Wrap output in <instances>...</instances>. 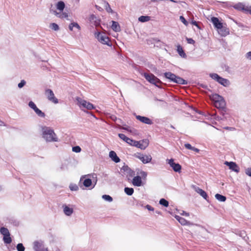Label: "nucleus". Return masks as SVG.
Masks as SVG:
<instances>
[{
	"instance_id": "1",
	"label": "nucleus",
	"mask_w": 251,
	"mask_h": 251,
	"mask_svg": "<svg viewBox=\"0 0 251 251\" xmlns=\"http://www.w3.org/2000/svg\"><path fill=\"white\" fill-rule=\"evenodd\" d=\"M97 181V175L96 174H90L81 176L79 182L81 183L85 188L91 190L94 188Z\"/></svg>"
},
{
	"instance_id": "2",
	"label": "nucleus",
	"mask_w": 251,
	"mask_h": 251,
	"mask_svg": "<svg viewBox=\"0 0 251 251\" xmlns=\"http://www.w3.org/2000/svg\"><path fill=\"white\" fill-rule=\"evenodd\" d=\"M42 137L47 142H57L58 141L56 135L53 130L50 127L46 126H41Z\"/></svg>"
},
{
	"instance_id": "3",
	"label": "nucleus",
	"mask_w": 251,
	"mask_h": 251,
	"mask_svg": "<svg viewBox=\"0 0 251 251\" xmlns=\"http://www.w3.org/2000/svg\"><path fill=\"white\" fill-rule=\"evenodd\" d=\"M55 7L59 11L57 12L56 11H53V14L57 18H59L61 19H68L69 17V13L67 12H64L63 10L65 8V3L63 1H59L55 4Z\"/></svg>"
},
{
	"instance_id": "4",
	"label": "nucleus",
	"mask_w": 251,
	"mask_h": 251,
	"mask_svg": "<svg viewBox=\"0 0 251 251\" xmlns=\"http://www.w3.org/2000/svg\"><path fill=\"white\" fill-rule=\"evenodd\" d=\"M210 99L214 102L215 106L217 108L224 109L225 107L226 102L222 96L214 94L210 96Z\"/></svg>"
},
{
	"instance_id": "5",
	"label": "nucleus",
	"mask_w": 251,
	"mask_h": 251,
	"mask_svg": "<svg viewBox=\"0 0 251 251\" xmlns=\"http://www.w3.org/2000/svg\"><path fill=\"white\" fill-rule=\"evenodd\" d=\"M75 101L76 104L82 110H84V109H86L87 110H92L95 108V107L92 103L86 101L84 99H81L80 97H76Z\"/></svg>"
},
{
	"instance_id": "6",
	"label": "nucleus",
	"mask_w": 251,
	"mask_h": 251,
	"mask_svg": "<svg viewBox=\"0 0 251 251\" xmlns=\"http://www.w3.org/2000/svg\"><path fill=\"white\" fill-rule=\"evenodd\" d=\"M138 174L140 175V176H134L132 179V184L135 186L140 187L144 185L142 178L146 179L148 174L147 172L144 171H140Z\"/></svg>"
},
{
	"instance_id": "7",
	"label": "nucleus",
	"mask_w": 251,
	"mask_h": 251,
	"mask_svg": "<svg viewBox=\"0 0 251 251\" xmlns=\"http://www.w3.org/2000/svg\"><path fill=\"white\" fill-rule=\"evenodd\" d=\"M164 75L166 78L170 79L175 83L184 85L187 84L186 80L179 76H176L175 74L171 72L165 73Z\"/></svg>"
},
{
	"instance_id": "8",
	"label": "nucleus",
	"mask_w": 251,
	"mask_h": 251,
	"mask_svg": "<svg viewBox=\"0 0 251 251\" xmlns=\"http://www.w3.org/2000/svg\"><path fill=\"white\" fill-rule=\"evenodd\" d=\"M210 76L215 81H217L220 84L223 85L225 87L228 86L230 85V82L228 79H225L220 76L217 74H210Z\"/></svg>"
},
{
	"instance_id": "9",
	"label": "nucleus",
	"mask_w": 251,
	"mask_h": 251,
	"mask_svg": "<svg viewBox=\"0 0 251 251\" xmlns=\"http://www.w3.org/2000/svg\"><path fill=\"white\" fill-rule=\"evenodd\" d=\"M95 36L101 44L110 46L109 38L104 34L96 32L95 33Z\"/></svg>"
},
{
	"instance_id": "10",
	"label": "nucleus",
	"mask_w": 251,
	"mask_h": 251,
	"mask_svg": "<svg viewBox=\"0 0 251 251\" xmlns=\"http://www.w3.org/2000/svg\"><path fill=\"white\" fill-rule=\"evenodd\" d=\"M134 156L139 159L144 164L150 163L152 159L151 156L149 154L147 155L137 152L135 153Z\"/></svg>"
},
{
	"instance_id": "11",
	"label": "nucleus",
	"mask_w": 251,
	"mask_h": 251,
	"mask_svg": "<svg viewBox=\"0 0 251 251\" xmlns=\"http://www.w3.org/2000/svg\"><path fill=\"white\" fill-rule=\"evenodd\" d=\"M28 105L30 108L33 110L34 112L38 117L42 118H44L45 117L46 115L45 113L39 109L33 101H30L28 102Z\"/></svg>"
},
{
	"instance_id": "12",
	"label": "nucleus",
	"mask_w": 251,
	"mask_h": 251,
	"mask_svg": "<svg viewBox=\"0 0 251 251\" xmlns=\"http://www.w3.org/2000/svg\"><path fill=\"white\" fill-rule=\"evenodd\" d=\"M28 105L30 108L33 110L34 112L38 117L42 118H44L45 117L46 115L45 113L39 109L33 101H30L28 102Z\"/></svg>"
},
{
	"instance_id": "13",
	"label": "nucleus",
	"mask_w": 251,
	"mask_h": 251,
	"mask_svg": "<svg viewBox=\"0 0 251 251\" xmlns=\"http://www.w3.org/2000/svg\"><path fill=\"white\" fill-rule=\"evenodd\" d=\"M28 105L30 108L33 110L34 112L38 117L42 118H44L45 117L46 115L45 113L39 109L33 101H30L28 102Z\"/></svg>"
},
{
	"instance_id": "14",
	"label": "nucleus",
	"mask_w": 251,
	"mask_h": 251,
	"mask_svg": "<svg viewBox=\"0 0 251 251\" xmlns=\"http://www.w3.org/2000/svg\"><path fill=\"white\" fill-rule=\"evenodd\" d=\"M45 95L49 100L51 102L57 104L59 102L58 99L55 97L53 91L50 89H47L45 91Z\"/></svg>"
},
{
	"instance_id": "15",
	"label": "nucleus",
	"mask_w": 251,
	"mask_h": 251,
	"mask_svg": "<svg viewBox=\"0 0 251 251\" xmlns=\"http://www.w3.org/2000/svg\"><path fill=\"white\" fill-rule=\"evenodd\" d=\"M166 162L175 172L180 173L181 166L178 163H175L174 159H167Z\"/></svg>"
},
{
	"instance_id": "16",
	"label": "nucleus",
	"mask_w": 251,
	"mask_h": 251,
	"mask_svg": "<svg viewBox=\"0 0 251 251\" xmlns=\"http://www.w3.org/2000/svg\"><path fill=\"white\" fill-rule=\"evenodd\" d=\"M134 143V145L133 146L138 148L141 150H144L149 146V140L145 139L140 141H135Z\"/></svg>"
},
{
	"instance_id": "17",
	"label": "nucleus",
	"mask_w": 251,
	"mask_h": 251,
	"mask_svg": "<svg viewBox=\"0 0 251 251\" xmlns=\"http://www.w3.org/2000/svg\"><path fill=\"white\" fill-rule=\"evenodd\" d=\"M33 249L35 251H48V249L44 246L42 241H36L33 243Z\"/></svg>"
},
{
	"instance_id": "18",
	"label": "nucleus",
	"mask_w": 251,
	"mask_h": 251,
	"mask_svg": "<svg viewBox=\"0 0 251 251\" xmlns=\"http://www.w3.org/2000/svg\"><path fill=\"white\" fill-rule=\"evenodd\" d=\"M217 31L221 36L223 37H225L229 34V30L225 23L222 25L221 28H218Z\"/></svg>"
},
{
	"instance_id": "19",
	"label": "nucleus",
	"mask_w": 251,
	"mask_h": 251,
	"mask_svg": "<svg viewBox=\"0 0 251 251\" xmlns=\"http://www.w3.org/2000/svg\"><path fill=\"white\" fill-rule=\"evenodd\" d=\"M144 76L149 82L153 84H156L159 82V80L152 74H145Z\"/></svg>"
},
{
	"instance_id": "20",
	"label": "nucleus",
	"mask_w": 251,
	"mask_h": 251,
	"mask_svg": "<svg viewBox=\"0 0 251 251\" xmlns=\"http://www.w3.org/2000/svg\"><path fill=\"white\" fill-rule=\"evenodd\" d=\"M64 214L67 216H71L74 212V209L71 206L63 204L62 206Z\"/></svg>"
},
{
	"instance_id": "21",
	"label": "nucleus",
	"mask_w": 251,
	"mask_h": 251,
	"mask_svg": "<svg viewBox=\"0 0 251 251\" xmlns=\"http://www.w3.org/2000/svg\"><path fill=\"white\" fill-rule=\"evenodd\" d=\"M225 164L229 167V168L236 173L239 172V168L237 164L233 162L226 161Z\"/></svg>"
},
{
	"instance_id": "22",
	"label": "nucleus",
	"mask_w": 251,
	"mask_h": 251,
	"mask_svg": "<svg viewBox=\"0 0 251 251\" xmlns=\"http://www.w3.org/2000/svg\"><path fill=\"white\" fill-rule=\"evenodd\" d=\"M211 21L213 24L214 27L217 29L218 28H220L222 27V25H223L225 23H222L218 18L216 17H212L211 18Z\"/></svg>"
},
{
	"instance_id": "23",
	"label": "nucleus",
	"mask_w": 251,
	"mask_h": 251,
	"mask_svg": "<svg viewBox=\"0 0 251 251\" xmlns=\"http://www.w3.org/2000/svg\"><path fill=\"white\" fill-rule=\"evenodd\" d=\"M234 7L238 10H244L251 14V6H245L242 3H239L235 5Z\"/></svg>"
},
{
	"instance_id": "24",
	"label": "nucleus",
	"mask_w": 251,
	"mask_h": 251,
	"mask_svg": "<svg viewBox=\"0 0 251 251\" xmlns=\"http://www.w3.org/2000/svg\"><path fill=\"white\" fill-rule=\"evenodd\" d=\"M175 217L179 222V223L183 226H191L193 225L192 223L186 220L184 218L181 217L178 215H176Z\"/></svg>"
},
{
	"instance_id": "25",
	"label": "nucleus",
	"mask_w": 251,
	"mask_h": 251,
	"mask_svg": "<svg viewBox=\"0 0 251 251\" xmlns=\"http://www.w3.org/2000/svg\"><path fill=\"white\" fill-rule=\"evenodd\" d=\"M68 28L71 31H73L74 28L76 29L78 31H80L81 30V27L79 24L77 23L74 21H72L70 23L68 26Z\"/></svg>"
},
{
	"instance_id": "26",
	"label": "nucleus",
	"mask_w": 251,
	"mask_h": 251,
	"mask_svg": "<svg viewBox=\"0 0 251 251\" xmlns=\"http://www.w3.org/2000/svg\"><path fill=\"white\" fill-rule=\"evenodd\" d=\"M136 118L137 120L143 123L148 125H151L152 124L151 121L147 117L138 115L136 116Z\"/></svg>"
},
{
	"instance_id": "27",
	"label": "nucleus",
	"mask_w": 251,
	"mask_h": 251,
	"mask_svg": "<svg viewBox=\"0 0 251 251\" xmlns=\"http://www.w3.org/2000/svg\"><path fill=\"white\" fill-rule=\"evenodd\" d=\"M194 189L195 191L198 194L200 195L203 199L207 200L208 196L204 190L198 187H194Z\"/></svg>"
},
{
	"instance_id": "28",
	"label": "nucleus",
	"mask_w": 251,
	"mask_h": 251,
	"mask_svg": "<svg viewBox=\"0 0 251 251\" xmlns=\"http://www.w3.org/2000/svg\"><path fill=\"white\" fill-rule=\"evenodd\" d=\"M89 21L96 26H98L100 24V20L94 15H91L89 17Z\"/></svg>"
},
{
	"instance_id": "29",
	"label": "nucleus",
	"mask_w": 251,
	"mask_h": 251,
	"mask_svg": "<svg viewBox=\"0 0 251 251\" xmlns=\"http://www.w3.org/2000/svg\"><path fill=\"white\" fill-rule=\"evenodd\" d=\"M109 157L111 159L116 163L119 162L120 161V158L117 155L116 152L114 151H110L109 152Z\"/></svg>"
},
{
	"instance_id": "30",
	"label": "nucleus",
	"mask_w": 251,
	"mask_h": 251,
	"mask_svg": "<svg viewBox=\"0 0 251 251\" xmlns=\"http://www.w3.org/2000/svg\"><path fill=\"white\" fill-rule=\"evenodd\" d=\"M177 51L180 56L183 58H186L187 56L185 52L184 51L183 48L180 45L177 46Z\"/></svg>"
},
{
	"instance_id": "31",
	"label": "nucleus",
	"mask_w": 251,
	"mask_h": 251,
	"mask_svg": "<svg viewBox=\"0 0 251 251\" xmlns=\"http://www.w3.org/2000/svg\"><path fill=\"white\" fill-rule=\"evenodd\" d=\"M111 28L114 31L116 32H119L121 30L119 24L118 22L115 21H112Z\"/></svg>"
},
{
	"instance_id": "32",
	"label": "nucleus",
	"mask_w": 251,
	"mask_h": 251,
	"mask_svg": "<svg viewBox=\"0 0 251 251\" xmlns=\"http://www.w3.org/2000/svg\"><path fill=\"white\" fill-rule=\"evenodd\" d=\"M103 6L105 8L106 11L108 12V13H113V10L111 9L110 5L109 4V3H108V2H107L106 1H103Z\"/></svg>"
},
{
	"instance_id": "33",
	"label": "nucleus",
	"mask_w": 251,
	"mask_h": 251,
	"mask_svg": "<svg viewBox=\"0 0 251 251\" xmlns=\"http://www.w3.org/2000/svg\"><path fill=\"white\" fill-rule=\"evenodd\" d=\"M215 198L219 201L224 202L226 201V197L222 195L216 194L215 196Z\"/></svg>"
},
{
	"instance_id": "34",
	"label": "nucleus",
	"mask_w": 251,
	"mask_h": 251,
	"mask_svg": "<svg viewBox=\"0 0 251 251\" xmlns=\"http://www.w3.org/2000/svg\"><path fill=\"white\" fill-rule=\"evenodd\" d=\"M49 27L54 31H58L59 29L58 25L54 23H50L49 25Z\"/></svg>"
},
{
	"instance_id": "35",
	"label": "nucleus",
	"mask_w": 251,
	"mask_h": 251,
	"mask_svg": "<svg viewBox=\"0 0 251 251\" xmlns=\"http://www.w3.org/2000/svg\"><path fill=\"white\" fill-rule=\"evenodd\" d=\"M3 240L5 244H10L12 242L11 238L10 236V233L6 235H4Z\"/></svg>"
},
{
	"instance_id": "36",
	"label": "nucleus",
	"mask_w": 251,
	"mask_h": 251,
	"mask_svg": "<svg viewBox=\"0 0 251 251\" xmlns=\"http://www.w3.org/2000/svg\"><path fill=\"white\" fill-rule=\"evenodd\" d=\"M150 20V18L149 16H142L139 17L138 20L141 22H146Z\"/></svg>"
},
{
	"instance_id": "37",
	"label": "nucleus",
	"mask_w": 251,
	"mask_h": 251,
	"mask_svg": "<svg viewBox=\"0 0 251 251\" xmlns=\"http://www.w3.org/2000/svg\"><path fill=\"white\" fill-rule=\"evenodd\" d=\"M70 189L72 191H77L78 190V186L76 184L71 183L69 185Z\"/></svg>"
},
{
	"instance_id": "38",
	"label": "nucleus",
	"mask_w": 251,
	"mask_h": 251,
	"mask_svg": "<svg viewBox=\"0 0 251 251\" xmlns=\"http://www.w3.org/2000/svg\"><path fill=\"white\" fill-rule=\"evenodd\" d=\"M125 192L128 196H131L134 192V190L132 188L126 187L125 188Z\"/></svg>"
},
{
	"instance_id": "39",
	"label": "nucleus",
	"mask_w": 251,
	"mask_h": 251,
	"mask_svg": "<svg viewBox=\"0 0 251 251\" xmlns=\"http://www.w3.org/2000/svg\"><path fill=\"white\" fill-rule=\"evenodd\" d=\"M0 233L3 235H6L7 234H9L10 233L9 232V230H8L7 228H5V227H1L0 229Z\"/></svg>"
},
{
	"instance_id": "40",
	"label": "nucleus",
	"mask_w": 251,
	"mask_h": 251,
	"mask_svg": "<svg viewBox=\"0 0 251 251\" xmlns=\"http://www.w3.org/2000/svg\"><path fill=\"white\" fill-rule=\"evenodd\" d=\"M102 198L106 201L108 202H111L113 201L112 198L109 195H103L102 196Z\"/></svg>"
},
{
	"instance_id": "41",
	"label": "nucleus",
	"mask_w": 251,
	"mask_h": 251,
	"mask_svg": "<svg viewBox=\"0 0 251 251\" xmlns=\"http://www.w3.org/2000/svg\"><path fill=\"white\" fill-rule=\"evenodd\" d=\"M159 203L165 207H168L169 205V202L167 201L164 199H161L159 201Z\"/></svg>"
},
{
	"instance_id": "42",
	"label": "nucleus",
	"mask_w": 251,
	"mask_h": 251,
	"mask_svg": "<svg viewBox=\"0 0 251 251\" xmlns=\"http://www.w3.org/2000/svg\"><path fill=\"white\" fill-rule=\"evenodd\" d=\"M17 250L18 251H25V248L22 243H19L17 245Z\"/></svg>"
},
{
	"instance_id": "43",
	"label": "nucleus",
	"mask_w": 251,
	"mask_h": 251,
	"mask_svg": "<svg viewBox=\"0 0 251 251\" xmlns=\"http://www.w3.org/2000/svg\"><path fill=\"white\" fill-rule=\"evenodd\" d=\"M72 151L74 152L78 153L81 151V149L79 146H77L74 147L72 149Z\"/></svg>"
},
{
	"instance_id": "44",
	"label": "nucleus",
	"mask_w": 251,
	"mask_h": 251,
	"mask_svg": "<svg viewBox=\"0 0 251 251\" xmlns=\"http://www.w3.org/2000/svg\"><path fill=\"white\" fill-rule=\"evenodd\" d=\"M118 136L120 138V139H121L123 141H125L126 142L127 138H128V137H126L125 135H124V134H122V133H119L118 134Z\"/></svg>"
},
{
	"instance_id": "45",
	"label": "nucleus",
	"mask_w": 251,
	"mask_h": 251,
	"mask_svg": "<svg viewBox=\"0 0 251 251\" xmlns=\"http://www.w3.org/2000/svg\"><path fill=\"white\" fill-rule=\"evenodd\" d=\"M135 140H133L130 138H128L126 141V143L131 146H133L134 145V143L135 142Z\"/></svg>"
},
{
	"instance_id": "46",
	"label": "nucleus",
	"mask_w": 251,
	"mask_h": 251,
	"mask_svg": "<svg viewBox=\"0 0 251 251\" xmlns=\"http://www.w3.org/2000/svg\"><path fill=\"white\" fill-rule=\"evenodd\" d=\"M26 84V82L24 80H21V81L18 84V86L19 88H23L25 84Z\"/></svg>"
},
{
	"instance_id": "47",
	"label": "nucleus",
	"mask_w": 251,
	"mask_h": 251,
	"mask_svg": "<svg viewBox=\"0 0 251 251\" xmlns=\"http://www.w3.org/2000/svg\"><path fill=\"white\" fill-rule=\"evenodd\" d=\"M126 171L128 175L129 176L131 177L134 175V172L130 169H126Z\"/></svg>"
},
{
	"instance_id": "48",
	"label": "nucleus",
	"mask_w": 251,
	"mask_h": 251,
	"mask_svg": "<svg viewBox=\"0 0 251 251\" xmlns=\"http://www.w3.org/2000/svg\"><path fill=\"white\" fill-rule=\"evenodd\" d=\"M179 19L185 25H188V22L182 16H180Z\"/></svg>"
},
{
	"instance_id": "49",
	"label": "nucleus",
	"mask_w": 251,
	"mask_h": 251,
	"mask_svg": "<svg viewBox=\"0 0 251 251\" xmlns=\"http://www.w3.org/2000/svg\"><path fill=\"white\" fill-rule=\"evenodd\" d=\"M246 58L251 61V51L248 52L245 55Z\"/></svg>"
},
{
	"instance_id": "50",
	"label": "nucleus",
	"mask_w": 251,
	"mask_h": 251,
	"mask_svg": "<svg viewBox=\"0 0 251 251\" xmlns=\"http://www.w3.org/2000/svg\"><path fill=\"white\" fill-rule=\"evenodd\" d=\"M246 174L249 176H251V168H248L245 170Z\"/></svg>"
},
{
	"instance_id": "51",
	"label": "nucleus",
	"mask_w": 251,
	"mask_h": 251,
	"mask_svg": "<svg viewBox=\"0 0 251 251\" xmlns=\"http://www.w3.org/2000/svg\"><path fill=\"white\" fill-rule=\"evenodd\" d=\"M187 41L189 44H194L195 43L194 40L192 38H187Z\"/></svg>"
},
{
	"instance_id": "52",
	"label": "nucleus",
	"mask_w": 251,
	"mask_h": 251,
	"mask_svg": "<svg viewBox=\"0 0 251 251\" xmlns=\"http://www.w3.org/2000/svg\"><path fill=\"white\" fill-rule=\"evenodd\" d=\"M180 215H183V216H184L185 217H188L189 216V213H187L186 212H185L184 211H182L181 213H180Z\"/></svg>"
},
{
	"instance_id": "53",
	"label": "nucleus",
	"mask_w": 251,
	"mask_h": 251,
	"mask_svg": "<svg viewBox=\"0 0 251 251\" xmlns=\"http://www.w3.org/2000/svg\"><path fill=\"white\" fill-rule=\"evenodd\" d=\"M184 146L186 148L189 149V150H192V149L193 148V147H192V146L190 144H185Z\"/></svg>"
},
{
	"instance_id": "54",
	"label": "nucleus",
	"mask_w": 251,
	"mask_h": 251,
	"mask_svg": "<svg viewBox=\"0 0 251 251\" xmlns=\"http://www.w3.org/2000/svg\"><path fill=\"white\" fill-rule=\"evenodd\" d=\"M123 129H125V130H126L131 133H133V130H132L131 128H130L129 127H123Z\"/></svg>"
},
{
	"instance_id": "55",
	"label": "nucleus",
	"mask_w": 251,
	"mask_h": 251,
	"mask_svg": "<svg viewBox=\"0 0 251 251\" xmlns=\"http://www.w3.org/2000/svg\"><path fill=\"white\" fill-rule=\"evenodd\" d=\"M146 208L150 211H153L154 208L150 205H147Z\"/></svg>"
},
{
	"instance_id": "56",
	"label": "nucleus",
	"mask_w": 251,
	"mask_h": 251,
	"mask_svg": "<svg viewBox=\"0 0 251 251\" xmlns=\"http://www.w3.org/2000/svg\"><path fill=\"white\" fill-rule=\"evenodd\" d=\"M0 126H5V123L0 120Z\"/></svg>"
},
{
	"instance_id": "57",
	"label": "nucleus",
	"mask_w": 251,
	"mask_h": 251,
	"mask_svg": "<svg viewBox=\"0 0 251 251\" xmlns=\"http://www.w3.org/2000/svg\"><path fill=\"white\" fill-rule=\"evenodd\" d=\"M192 24L193 25H195V26H197L198 28H199V26L197 24V23L196 21H192Z\"/></svg>"
},
{
	"instance_id": "58",
	"label": "nucleus",
	"mask_w": 251,
	"mask_h": 251,
	"mask_svg": "<svg viewBox=\"0 0 251 251\" xmlns=\"http://www.w3.org/2000/svg\"><path fill=\"white\" fill-rule=\"evenodd\" d=\"M192 150H193V151H196V152H197L199 151V149H197V148H194V147H193V148H192Z\"/></svg>"
},
{
	"instance_id": "59",
	"label": "nucleus",
	"mask_w": 251,
	"mask_h": 251,
	"mask_svg": "<svg viewBox=\"0 0 251 251\" xmlns=\"http://www.w3.org/2000/svg\"><path fill=\"white\" fill-rule=\"evenodd\" d=\"M224 128L226 129V130H228V129H231V128L229 127H225Z\"/></svg>"
}]
</instances>
